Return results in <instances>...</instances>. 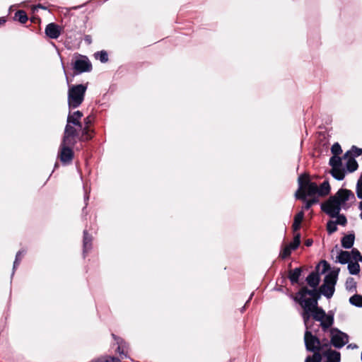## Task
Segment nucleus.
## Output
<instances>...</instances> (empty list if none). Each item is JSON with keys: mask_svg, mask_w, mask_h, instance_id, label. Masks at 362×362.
Here are the masks:
<instances>
[{"mask_svg": "<svg viewBox=\"0 0 362 362\" xmlns=\"http://www.w3.org/2000/svg\"><path fill=\"white\" fill-rule=\"evenodd\" d=\"M315 202V201L314 199H310V200L306 201L305 206H304V209L306 210L309 209Z\"/></svg>", "mask_w": 362, "mask_h": 362, "instance_id": "34", "label": "nucleus"}, {"mask_svg": "<svg viewBox=\"0 0 362 362\" xmlns=\"http://www.w3.org/2000/svg\"><path fill=\"white\" fill-rule=\"evenodd\" d=\"M91 120L90 119L89 117H88L87 118H86V124L88 125L89 123H90Z\"/></svg>", "mask_w": 362, "mask_h": 362, "instance_id": "38", "label": "nucleus"}, {"mask_svg": "<svg viewBox=\"0 0 362 362\" xmlns=\"http://www.w3.org/2000/svg\"><path fill=\"white\" fill-rule=\"evenodd\" d=\"M331 343L336 348H341L349 341L348 336L338 329L330 330Z\"/></svg>", "mask_w": 362, "mask_h": 362, "instance_id": "10", "label": "nucleus"}, {"mask_svg": "<svg viewBox=\"0 0 362 362\" xmlns=\"http://www.w3.org/2000/svg\"><path fill=\"white\" fill-rule=\"evenodd\" d=\"M348 269L351 274H357L360 271V266L358 262H349L348 264Z\"/></svg>", "mask_w": 362, "mask_h": 362, "instance_id": "23", "label": "nucleus"}, {"mask_svg": "<svg viewBox=\"0 0 362 362\" xmlns=\"http://www.w3.org/2000/svg\"><path fill=\"white\" fill-rule=\"evenodd\" d=\"M354 235L352 234L346 235L341 239V245L344 248H351L354 243Z\"/></svg>", "mask_w": 362, "mask_h": 362, "instance_id": "18", "label": "nucleus"}, {"mask_svg": "<svg viewBox=\"0 0 362 362\" xmlns=\"http://www.w3.org/2000/svg\"><path fill=\"white\" fill-rule=\"evenodd\" d=\"M15 19L25 23L28 21V16L24 11H18L15 13Z\"/></svg>", "mask_w": 362, "mask_h": 362, "instance_id": "24", "label": "nucleus"}, {"mask_svg": "<svg viewBox=\"0 0 362 362\" xmlns=\"http://www.w3.org/2000/svg\"><path fill=\"white\" fill-rule=\"evenodd\" d=\"M350 303L358 307H362V296L354 295L349 299Z\"/></svg>", "mask_w": 362, "mask_h": 362, "instance_id": "25", "label": "nucleus"}, {"mask_svg": "<svg viewBox=\"0 0 362 362\" xmlns=\"http://www.w3.org/2000/svg\"><path fill=\"white\" fill-rule=\"evenodd\" d=\"M89 241L90 240H88L87 233L85 231L84 232V242H83L85 249H87L90 246Z\"/></svg>", "mask_w": 362, "mask_h": 362, "instance_id": "35", "label": "nucleus"}, {"mask_svg": "<svg viewBox=\"0 0 362 362\" xmlns=\"http://www.w3.org/2000/svg\"><path fill=\"white\" fill-rule=\"evenodd\" d=\"M97 59H100L101 62H106L108 60L107 54L105 51H101L95 54Z\"/></svg>", "mask_w": 362, "mask_h": 362, "instance_id": "29", "label": "nucleus"}, {"mask_svg": "<svg viewBox=\"0 0 362 362\" xmlns=\"http://www.w3.org/2000/svg\"><path fill=\"white\" fill-rule=\"evenodd\" d=\"M345 161L346 168L348 172L352 173L357 170L358 163L352 156H349L345 158V154L343 156L342 160Z\"/></svg>", "mask_w": 362, "mask_h": 362, "instance_id": "16", "label": "nucleus"}, {"mask_svg": "<svg viewBox=\"0 0 362 362\" xmlns=\"http://www.w3.org/2000/svg\"><path fill=\"white\" fill-rule=\"evenodd\" d=\"M87 88V85L85 84L69 86L68 91V104L70 108H76L82 103Z\"/></svg>", "mask_w": 362, "mask_h": 362, "instance_id": "4", "label": "nucleus"}, {"mask_svg": "<svg viewBox=\"0 0 362 362\" xmlns=\"http://www.w3.org/2000/svg\"><path fill=\"white\" fill-rule=\"evenodd\" d=\"M37 8H42V9H45V8L43 6H42V5H38L37 6Z\"/></svg>", "mask_w": 362, "mask_h": 362, "instance_id": "41", "label": "nucleus"}, {"mask_svg": "<svg viewBox=\"0 0 362 362\" xmlns=\"http://www.w3.org/2000/svg\"><path fill=\"white\" fill-rule=\"evenodd\" d=\"M300 233H296L293 241L288 244L293 250H296L300 245Z\"/></svg>", "mask_w": 362, "mask_h": 362, "instance_id": "28", "label": "nucleus"}, {"mask_svg": "<svg viewBox=\"0 0 362 362\" xmlns=\"http://www.w3.org/2000/svg\"><path fill=\"white\" fill-rule=\"evenodd\" d=\"M122 344V341H121V342H118L117 352L120 355L124 354V345Z\"/></svg>", "mask_w": 362, "mask_h": 362, "instance_id": "33", "label": "nucleus"}, {"mask_svg": "<svg viewBox=\"0 0 362 362\" xmlns=\"http://www.w3.org/2000/svg\"><path fill=\"white\" fill-rule=\"evenodd\" d=\"M80 132L82 133V136H84V139L88 140L90 138L88 134V126L84 128L82 127V130H79L77 127L73 124L71 125V124H67L65 127L64 135L62 141H64L65 143L69 142L72 144H75L76 142V137L79 135Z\"/></svg>", "mask_w": 362, "mask_h": 362, "instance_id": "5", "label": "nucleus"}, {"mask_svg": "<svg viewBox=\"0 0 362 362\" xmlns=\"http://www.w3.org/2000/svg\"><path fill=\"white\" fill-rule=\"evenodd\" d=\"M73 146L74 144L69 142L65 143L64 141H62L58 156L63 163H69L71 161L74 156V152L71 149Z\"/></svg>", "mask_w": 362, "mask_h": 362, "instance_id": "9", "label": "nucleus"}, {"mask_svg": "<svg viewBox=\"0 0 362 362\" xmlns=\"http://www.w3.org/2000/svg\"><path fill=\"white\" fill-rule=\"evenodd\" d=\"M350 199H355L354 194L351 190L340 189L322 204V210L331 218L343 216L339 212L342 207H345L346 202Z\"/></svg>", "mask_w": 362, "mask_h": 362, "instance_id": "2", "label": "nucleus"}, {"mask_svg": "<svg viewBox=\"0 0 362 362\" xmlns=\"http://www.w3.org/2000/svg\"><path fill=\"white\" fill-rule=\"evenodd\" d=\"M6 22V20L4 18H0V24H3Z\"/></svg>", "mask_w": 362, "mask_h": 362, "instance_id": "40", "label": "nucleus"}, {"mask_svg": "<svg viewBox=\"0 0 362 362\" xmlns=\"http://www.w3.org/2000/svg\"><path fill=\"white\" fill-rule=\"evenodd\" d=\"M329 191L330 186L327 181H325L320 187L317 186V195L319 196H325L329 193Z\"/></svg>", "mask_w": 362, "mask_h": 362, "instance_id": "19", "label": "nucleus"}, {"mask_svg": "<svg viewBox=\"0 0 362 362\" xmlns=\"http://www.w3.org/2000/svg\"><path fill=\"white\" fill-rule=\"evenodd\" d=\"M303 217L304 214L303 211L299 212L295 216L294 221L292 226L294 232H296L300 228Z\"/></svg>", "mask_w": 362, "mask_h": 362, "instance_id": "20", "label": "nucleus"}, {"mask_svg": "<svg viewBox=\"0 0 362 362\" xmlns=\"http://www.w3.org/2000/svg\"><path fill=\"white\" fill-rule=\"evenodd\" d=\"M45 33L49 37L57 39L61 35V28L54 23H49L45 28Z\"/></svg>", "mask_w": 362, "mask_h": 362, "instance_id": "14", "label": "nucleus"}, {"mask_svg": "<svg viewBox=\"0 0 362 362\" xmlns=\"http://www.w3.org/2000/svg\"><path fill=\"white\" fill-rule=\"evenodd\" d=\"M337 259L341 264L349 263L351 259V252L348 251H341L337 255Z\"/></svg>", "mask_w": 362, "mask_h": 362, "instance_id": "17", "label": "nucleus"}, {"mask_svg": "<svg viewBox=\"0 0 362 362\" xmlns=\"http://www.w3.org/2000/svg\"><path fill=\"white\" fill-rule=\"evenodd\" d=\"M292 250L293 249L291 247V246L287 245L284 247L280 255L283 259H286L290 256Z\"/></svg>", "mask_w": 362, "mask_h": 362, "instance_id": "30", "label": "nucleus"}, {"mask_svg": "<svg viewBox=\"0 0 362 362\" xmlns=\"http://www.w3.org/2000/svg\"><path fill=\"white\" fill-rule=\"evenodd\" d=\"M299 190L296 197L299 199H305V195L314 196L317 194V185L310 182L306 177L300 176L298 179Z\"/></svg>", "mask_w": 362, "mask_h": 362, "instance_id": "6", "label": "nucleus"}, {"mask_svg": "<svg viewBox=\"0 0 362 362\" xmlns=\"http://www.w3.org/2000/svg\"><path fill=\"white\" fill-rule=\"evenodd\" d=\"M309 322L308 323V327L305 326L306 331L305 332L304 340L305 344L307 350L314 351L315 352H320L321 347L325 344H321L320 340L308 330L310 329V326L309 325Z\"/></svg>", "mask_w": 362, "mask_h": 362, "instance_id": "8", "label": "nucleus"}, {"mask_svg": "<svg viewBox=\"0 0 362 362\" xmlns=\"http://www.w3.org/2000/svg\"><path fill=\"white\" fill-rule=\"evenodd\" d=\"M91 362H120L119 359L115 357L103 356Z\"/></svg>", "mask_w": 362, "mask_h": 362, "instance_id": "27", "label": "nucleus"}, {"mask_svg": "<svg viewBox=\"0 0 362 362\" xmlns=\"http://www.w3.org/2000/svg\"><path fill=\"white\" fill-rule=\"evenodd\" d=\"M359 209L362 211V201L360 202Z\"/></svg>", "mask_w": 362, "mask_h": 362, "instance_id": "42", "label": "nucleus"}, {"mask_svg": "<svg viewBox=\"0 0 362 362\" xmlns=\"http://www.w3.org/2000/svg\"><path fill=\"white\" fill-rule=\"evenodd\" d=\"M360 216H361V219H362V212L361 213V215H360Z\"/></svg>", "mask_w": 362, "mask_h": 362, "instance_id": "43", "label": "nucleus"}, {"mask_svg": "<svg viewBox=\"0 0 362 362\" xmlns=\"http://www.w3.org/2000/svg\"><path fill=\"white\" fill-rule=\"evenodd\" d=\"M356 194L359 199H362V174L357 182Z\"/></svg>", "mask_w": 362, "mask_h": 362, "instance_id": "31", "label": "nucleus"}, {"mask_svg": "<svg viewBox=\"0 0 362 362\" xmlns=\"http://www.w3.org/2000/svg\"><path fill=\"white\" fill-rule=\"evenodd\" d=\"M334 156L329 160V164L332 166L331 174L338 180H342L345 177V170L343 167L342 158L338 156L342 152L341 146L336 143L331 148Z\"/></svg>", "mask_w": 362, "mask_h": 362, "instance_id": "3", "label": "nucleus"}, {"mask_svg": "<svg viewBox=\"0 0 362 362\" xmlns=\"http://www.w3.org/2000/svg\"><path fill=\"white\" fill-rule=\"evenodd\" d=\"M322 354L320 352H315L312 356H308L305 362H321Z\"/></svg>", "mask_w": 362, "mask_h": 362, "instance_id": "26", "label": "nucleus"}, {"mask_svg": "<svg viewBox=\"0 0 362 362\" xmlns=\"http://www.w3.org/2000/svg\"><path fill=\"white\" fill-rule=\"evenodd\" d=\"M306 281L313 289L309 290L306 287L302 288L293 297V300L298 302L303 308L301 315L304 325L307 328H308V321L313 317L315 320L320 322L322 329L326 331L333 325L334 317L329 313L327 314L322 308L317 305L320 294L315 288L320 283V276L316 272H312L308 275Z\"/></svg>", "mask_w": 362, "mask_h": 362, "instance_id": "1", "label": "nucleus"}, {"mask_svg": "<svg viewBox=\"0 0 362 362\" xmlns=\"http://www.w3.org/2000/svg\"><path fill=\"white\" fill-rule=\"evenodd\" d=\"M92 65L88 59L86 57L81 56L74 63V69L77 74L90 71Z\"/></svg>", "mask_w": 362, "mask_h": 362, "instance_id": "12", "label": "nucleus"}, {"mask_svg": "<svg viewBox=\"0 0 362 362\" xmlns=\"http://www.w3.org/2000/svg\"><path fill=\"white\" fill-rule=\"evenodd\" d=\"M361 154H362V149L359 148L355 146H353L351 147V148L345 153V158H347L349 156L354 158L356 156H359Z\"/></svg>", "mask_w": 362, "mask_h": 362, "instance_id": "22", "label": "nucleus"}, {"mask_svg": "<svg viewBox=\"0 0 362 362\" xmlns=\"http://www.w3.org/2000/svg\"><path fill=\"white\" fill-rule=\"evenodd\" d=\"M301 274V270L300 268H296L289 272V279L292 284H296L298 281L299 277Z\"/></svg>", "mask_w": 362, "mask_h": 362, "instance_id": "21", "label": "nucleus"}, {"mask_svg": "<svg viewBox=\"0 0 362 362\" xmlns=\"http://www.w3.org/2000/svg\"><path fill=\"white\" fill-rule=\"evenodd\" d=\"M336 220H331L327 224V228L329 233H332L337 230V225L345 226L346 223V218L344 216H339L335 217Z\"/></svg>", "mask_w": 362, "mask_h": 362, "instance_id": "13", "label": "nucleus"}, {"mask_svg": "<svg viewBox=\"0 0 362 362\" xmlns=\"http://www.w3.org/2000/svg\"><path fill=\"white\" fill-rule=\"evenodd\" d=\"M320 354L327 358L326 362H340V353L330 349L328 343L325 344L320 349Z\"/></svg>", "mask_w": 362, "mask_h": 362, "instance_id": "11", "label": "nucleus"}, {"mask_svg": "<svg viewBox=\"0 0 362 362\" xmlns=\"http://www.w3.org/2000/svg\"><path fill=\"white\" fill-rule=\"evenodd\" d=\"M322 263H323V264H324V266L325 267L324 271H325L327 269V262L325 261H323Z\"/></svg>", "mask_w": 362, "mask_h": 362, "instance_id": "39", "label": "nucleus"}, {"mask_svg": "<svg viewBox=\"0 0 362 362\" xmlns=\"http://www.w3.org/2000/svg\"><path fill=\"white\" fill-rule=\"evenodd\" d=\"M337 272H331L325 278L323 284L320 288V291L327 298H329L334 292V286L337 279Z\"/></svg>", "mask_w": 362, "mask_h": 362, "instance_id": "7", "label": "nucleus"}, {"mask_svg": "<svg viewBox=\"0 0 362 362\" xmlns=\"http://www.w3.org/2000/svg\"><path fill=\"white\" fill-rule=\"evenodd\" d=\"M21 252H18L16 257V260L14 262L13 268L16 267V265L18 264V262L21 260Z\"/></svg>", "mask_w": 362, "mask_h": 362, "instance_id": "36", "label": "nucleus"}, {"mask_svg": "<svg viewBox=\"0 0 362 362\" xmlns=\"http://www.w3.org/2000/svg\"><path fill=\"white\" fill-rule=\"evenodd\" d=\"M351 258L355 260L362 261V256L357 250H353L351 252Z\"/></svg>", "mask_w": 362, "mask_h": 362, "instance_id": "32", "label": "nucleus"}, {"mask_svg": "<svg viewBox=\"0 0 362 362\" xmlns=\"http://www.w3.org/2000/svg\"><path fill=\"white\" fill-rule=\"evenodd\" d=\"M83 114L80 111H76L73 114L69 115L67 117V124H71L78 127L79 130H82V124L81 123V119Z\"/></svg>", "mask_w": 362, "mask_h": 362, "instance_id": "15", "label": "nucleus"}, {"mask_svg": "<svg viewBox=\"0 0 362 362\" xmlns=\"http://www.w3.org/2000/svg\"><path fill=\"white\" fill-rule=\"evenodd\" d=\"M313 244V240L312 239H308L305 242V245L308 247L311 246Z\"/></svg>", "mask_w": 362, "mask_h": 362, "instance_id": "37", "label": "nucleus"}]
</instances>
